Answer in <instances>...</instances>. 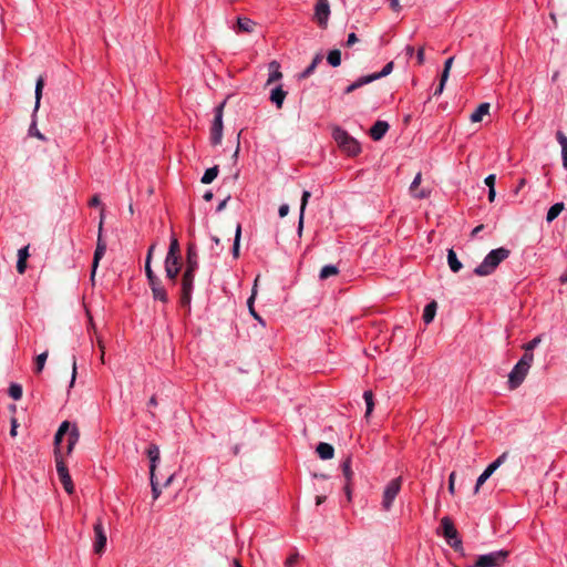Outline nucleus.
<instances>
[{
  "mask_svg": "<svg viewBox=\"0 0 567 567\" xmlns=\"http://www.w3.org/2000/svg\"><path fill=\"white\" fill-rule=\"evenodd\" d=\"M511 251L507 248L499 247L491 250L484 260L474 269L477 276H488L495 271L498 265L508 258Z\"/></svg>",
  "mask_w": 567,
  "mask_h": 567,
  "instance_id": "f257e3e1",
  "label": "nucleus"
},
{
  "mask_svg": "<svg viewBox=\"0 0 567 567\" xmlns=\"http://www.w3.org/2000/svg\"><path fill=\"white\" fill-rule=\"evenodd\" d=\"M533 361L534 354L532 352H525L514 365L508 374V388L511 390L517 389L524 382Z\"/></svg>",
  "mask_w": 567,
  "mask_h": 567,
  "instance_id": "f03ea898",
  "label": "nucleus"
},
{
  "mask_svg": "<svg viewBox=\"0 0 567 567\" xmlns=\"http://www.w3.org/2000/svg\"><path fill=\"white\" fill-rule=\"evenodd\" d=\"M332 137L338 146L349 156H357L361 152L360 143L346 130L336 126L332 131Z\"/></svg>",
  "mask_w": 567,
  "mask_h": 567,
  "instance_id": "7ed1b4c3",
  "label": "nucleus"
},
{
  "mask_svg": "<svg viewBox=\"0 0 567 567\" xmlns=\"http://www.w3.org/2000/svg\"><path fill=\"white\" fill-rule=\"evenodd\" d=\"M441 534L446 540L447 545L451 546L455 551H462L463 550V543L458 535V532L456 527L454 526L453 520L444 516L441 519Z\"/></svg>",
  "mask_w": 567,
  "mask_h": 567,
  "instance_id": "20e7f679",
  "label": "nucleus"
},
{
  "mask_svg": "<svg viewBox=\"0 0 567 567\" xmlns=\"http://www.w3.org/2000/svg\"><path fill=\"white\" fill-rule=\"evenodd\" d=\"M508 551L499 549L488 554L477 556L473 567H501L505 564Z\"/></svg>",
  "mask_w": 567,
  "mask_h": 567,
  "instance_id": "39448f33",
  "label": "nucleus"
},
{
  "mask_svg": "<svg viewBox=\"0 0 567 567\" xmlns=\"http://www.w3.org/2000/svg\"><path fill=\"white\" fill-rule=\"evenodd\" d=\"M197 271L184 269L181 280V306L185 308L190 307L192 295L194 290V280Z\"/></svg>",
  "mask_w": 567,
  "mask_h": 567,
  "instance_id": "423d86ee",
  "label": "nucleus"
},
{
  "mask_svg": "<svg viewBox=\"0 0 567 567\" xmlns=\"http://www.w3.org/2000/svg\"><path fill=\"white\" fill-rule=\"evenodd\" d=\"M226 105V100L219 103L214 109V121L212 123L210 127V143L213 145H219L223 140V115H224V107Z\"/></svg>",
  "mask_w": 567,
  "mask_h": 567,
  "instance_id": "0eeeda50",
  "label": "nucleus"
},
{
  "mask_svg": "<svg viewBox=\"0 0 567 567\" xmlns=\"http://www.w3.org/2000/svg\"><path fill=\"white\" fill-rule=\"evenodd\" d=\"M54 458L56 464V473L58 476L68 494H72L74 492V485L69 474V470L63 461L61 450H54Z\"/></svg>",
  "mask_w": 567,
  "mask_h": 567,
  "instance_id": "6e6552de",
  "label": "nucleus"
},
{
  "mask_svg": "<svg viewBox=\"0 0 567 567\" xmlns=\"http://www.w3.org/2000/svg\"><path fill=\"white\" fill-rule=\"evenodd\" d=\"M401 484H402L401 477H395L386 484V486L383 491L382 503H381L382 508L385 512L391 509L392 504L401 489Z\"/></svg>",
  "mask_w": 567,
  "mask_h": 567,
  "instance_id": "1a4fd4ad",
  "label": "nucleus"
},
{
  "mask_svg": "<svg viewBox=\"0 0 567 567\" xmlns=\"http://www.w3.org/2000/svg\"><path fill=\"white\" fill-rule=\"evenodd\" d=\"M94 539H93V551L97 555H102L106 549L107 536L106 529L99 518L93 525Z\"/></svg>",
  "mask_w": 567,
  "mask_h": 567,
  "instance_id": "9d476101",
  "label": "nucleus"
},
{
  "mask_svg": "<svg viewBox=\"0 0 567 567\" xmlns=\"http://www.w3.org/2000/svg\"><path fill=\"white\" fill-rule=\"evenodd\" d=\"M508 457V452L502 453L495 461H493L484 472L478 476L476 481V485L474 488V493L476 494L480 491V487L492 476V474L506 461Z\"/></svg>",
  "mask_w": 567,
  "mask_h": 567,
  "instance_id": "9b49d317",
  "label": "nucleus"
},
{
  "mask_svg": "<svg viewBox=\"0 0 567 567\" xmlns=\"http://www.w3.org/2000/svg\"><path fill=\"white\" fill-rule=\"evenodd\" d=\"M102 230H103V218H101L100 225H99L96 248L94 251V257H93V262H92V277H94L95 270L99 266V262H100L101 258L105 255V251H106V243L102 237Z\"/></svg>",
  "mask_w": 567,
  "mask_h": 567,
  "instance_id": "f8f14e48",
  "label": "nucleus"
},
{
  "mask_svg": "<svg viewBox=\"0 0 567 567\" xmlns=\"http://www.w3.org/2000/svg\"><path fill=\"white\" fill-rule=\"evenodd\" d=\"M330 17L328 0H318L315 7V19L320 28H326Z\"/></svg>",
  "mask_w": 567,
  "mask_h": 567,
  "instance_id": "ddd939ff",
  "label": "nucleus"
},
{
  "mask_svg": "<svg viewBox=\"0 0 567 567\" xmlns=\"http://www.w3.org/2000/svg\"><path fill=\"white\" fill-rule=\"evenodd\" d=\"M150 288L153 293V298L155 300H159L163 303L168 302V295L166 289L164 288L162 280L158 277L148 280Z\"/></svg>",
  "mask_w": 567,
  "mask_h": 567,
  "instance_id": "4468645a",
  "label": "nucleus"
},
{
  "mask_svg": "<svg viewBox=\"0 0 567 567\" xmlns=\"http://www.w3.org/2000/svg\"><path fill=\"white\" fill-rule=\"evenodd\" d=\"M164 267L167 279H169L172 284L175 285L177 276L181 271L179 259L165 258Z\"/></svg>",
  "mask_w": 567,
  "mask_h": 567,
  "instance_id": "2eb2a0df",
  "label": "nucleus"
},
{
  "mask_svg": "<svg viewBox=\"0 0 567 567\" xmlns=\"http://www.w3.org/2000/svg\"><path fill=\"white\" fill-rule=\"evenodd\" d=\"M199 267L198 251L195 244H188L186 251V270L197 271Z\"/></svg>",
  "mask_w": 567,
  "mask_h": 567,
  "instance_id": "dca6fc26",
  "label": "nucleus"
},
{
  "mask_svg": "<svg viewBox=\"0 0 567 567\" xmlns=\"http://www.w3.org/2000/svg\"><path fill=\"white\" fill-rule=\"evenodd\" d=\"M421 182H422V174H421V172H419L415 175L414 179L412 181V183L410 185V193H411V195L414 198H417V199L427 198L430 196V193H431L429 189H425V188H422L421 190H417V187L421 184Z\"/></svg>",
  "mask_w": 567,
  "mask_h": 567,
  "instance_id": "f3484780",
  "label": "nucleus"
},
{
  "mask_svg": "<svg viewBox=\"0 0 567 567\" xmlns=\"http://www.w3.org/2000/svg\"><path fill=\"white\" fill-rule=\"evenodd\" d=\"M389 124L385 121H377L370 128V136L373 141H380L389 131Z\"/></svg>",
  "mask_w": 567,
  "mask_h": 567,
  "instance_id": "a211bd4d",
  "label": "nucleus"
},
{
  "mask_svg": "<svg viewBox=\"0 0 567 567\" xmlns=\"http://www.w3.org/2000/svg\"><path fill=\"white\" fill-rule=\"evenodd\" d=\"M286 96L287 92L282 89L281 85L276 86L270 92V101L277 106V109L282 107Z\"/></svg>",
  "mask_w": 567,
  "mask_h": 567,
  "instance_id": "6ab92c4d",
  "label": "nucleus"
},
{
  "mask_svg": "<svg viewBox=\"0 0 567 567\" xmlns=\"http://www.w3.org/2000/svg\"><path fill=\"white\" fill-rule=\"evenodd\" d=\"M310 196H311L310 192L303 190L302 196H301L300 214H299V221H298V229H297L299 236H301V234H302L305 210H306V207H307Z\"/></svg>",
  "mask_w": 567,
  "mask_h": 567,
  "instance_id": "aec40b11",
  "label": "nucleus"
},
{
  "mask_svg": "<svg viewBox=\"0 0 567 567\" xmlns=\"http://www.w3.org/2000/svg\"><path fill=\"white\" fill-rule=\"evenodd\" d=\"M316 451L321 460H331L334 455L333 446L326 442H320Z\"/></svg>",
  "mask_w": 567,
  "mask_h": 567,
  "instance_id": "412c9836",
  "label": "nucleus"
},
{
  "mask_svg": "<svg viewBox=\"0 0 567 567\" xmlns=\"http://www.w3.org/2000/svg\"><path fill=\"white\" fill-rule=\"evenodd\" d=\"M147 456L150 458L151 465H150V472L151 475L154 476V471L156 468V462L159 461V449L155 444H151L147 449Z\"/></svg>",
  "mask_w": 567,
  "mask_h": 567,
  "instance_id": "4be33fe9",
  "label": "nucleus"
},
{
  "mask_svg": "<svg viewBox=\"0 0 567 567\" xmlns=\"http://www.w3.org/2000/svg\"><path fill=\"white\" fill-rule=\"evenodd\" d=\"M70 430V423L68 421H64L60 424L55 435H54V450H60V444L63 440V436L69 432Z\"/></svg>",
  "mask_w": 567,
  "mask_h": 567,
  "instance_id": "5701e85b",
  "label": "nucleus"
},
{
  "mask_svg": "<svg viewBox=\"0 0 567 567\" xmlns=\"http://www.w3.org/2000/svg\"><path fill=\"white\" fill-rule=\"evenodd\" d=\"M437 309L436 301L427 303L423 310V321L429 324L433 321Z\"/></svg>",
  "mask_w": 567,
  "mask_h": 567,
  "instance_id": "b1692460",
  "label": "nucleus"
},
{
  "mask_svg": "<svg viewBox=\"0 0 567 567\" xmlns=\"http://www.w3.org/2000/svg\"><path fill=\"white\" fill-rule=\"evenodd\" d=\"M447 264L453 272H458L463 267L462 262L456 256V252L453 249H449L447 251Z\"/></svg>",
  "mask_w": 567,
  "mask_h": 567,
  "instance_id": "393cba45",
  "label": "nucleus"
},
{
  "mask_svg": "<svg viewBox=\"0 0 567 567\" xmlns=\"http://www.w3.org/2000/svg\"><path fill=\"white\" fill-rule=\"evenodd\" d=\"M489 111L488 103H482L477 106V109L471 114L470 120L473 123L482 121L483 116L486 115Z\"/></svg>",
  "mask_w": 567,
  "mask_h": 567,
  "instance_id": "a878e982",
  "label": "nucleus"
},
{
  "mask_svg": "<svg viewBox=\"0 0 567 567\" xmlns=\"http://www.w3.org/2000/svg\"><path fill=\"white\" fill-rule=\"evenodd\" d=\"M256 23L249 18H238L237 27L238 30L246 33H251Z\"/></svg>",
  "mask_w": 567,
  "mask_h": 567,
  "instance_id": "bb28decb",
  "label": "nucleus"
},
{
  "mask_svg": "<svg viewBox=\"0 0 567 567\" xmlns=\"http://www.w3.org/2000/svg\"><path fill=\"white\" fill-rule=\"evenodd\" d=\"M564 210V203H556L547 212L546 220L547 223L554 221L559 214Z\"/></svg>",
  "mask_w": 567,
  "mask_h": 567,
  "instance_id": "cd10ccee",
  "label": "nucleus"
},
{
  "mask_svg": "<svg viewBox=\"0 0 567 567\" xmlns=\"http://www.w3.org/2000/svg\"><path fill=\"white\" fill-rule=\"evenodd\" d=\"M154 249H155V245H152V246L148 248V251H147V255H146V260H145V274H146L147 280H150V279H153V278L157 277V276L154 274V271L152 270V267H151L152 255H153Z\"/></svg>",
  "mask_w": 567,
  "mask_h": 567,
  "instance_id": "c85d7f7f",
  "label": "nucleus"
},
{
  "mask_svg": "<svg viewBox=\"0 0 567 567\" xmlns=\"http://www.w3.org/2000/svg\"><path fill=\"white\" fill-rule=\"evenodd\" d=\"M351 463H352L351 455H348L341 463L342 473H343L347 482H350L353 476Z\"/></svg>",
  "mask_w": 567,
  "mask_h": 567,
  "instance_id": "c756f323",
  "label": "nucleus"
},
{
  "mask_svg": "<svg viewBox=\"0 0 567 567\" xmlns=\"http://www.w3.org/2000/svg\"><path fill=\"white\" fill-rule=\"evenodd\" d=\"M43 86H44V78L42 75H40L37 80V83H35V105H34V112L38 111L39 106H40V101H41V97H42V91H43Z\"/></svg>",
  "mask_w": 567,
  "mask_h": 567,
  "instance_id": "7c9ffc66",
  "label": "nucleus"
},
{
  "mask_svg": "<svg viewBox=\"0 0 567 567\" xmlns=\"http://www.w3.org/2000/svg\"><path fill=\"white\" fill-rule=\"evenodd\" d=\"M218 166H213L210 168H207L204 173V175L200 178V182L203 184H210L218 175Z\"/></svg>",
  "mask_w": 567,
  "mask_h": 567,
  "instance_id": "2f4dec72",
  "label": "nucleus"
},
{
  "mask_svg": "<svg viewBox=\"0 0 567 567\" xmlns=\"http://www.w3.org/2000/svg\"><path fill=\"white\" fill-rule=\"evenodd\" d=\"M327 61L333 68L339 66L341 64V52H340V50H338V49L331 50L328 53V55H327Z\"/></svg>",
  "mask_w": 567,
  "mask_h": 567,
  "instance_id": "473e14b6",
  "label": "nucleus"
},
{
  "mask_svg": "<svg viewBox=\"0 0 567 567\" xmlns=\"http://www.w3.org/2000/svg\"><path fill=\"white\" fill-rule=\"evenodd\" d=\"M269 66L271 71L269 73V78L267 81L268 84L278 81L282 78V73L279 70V64L276 61H272Z\"/></svg>",
  "mask_w": 567,
  "mask_h": 567,
  "instance_id": "72a5a7b5",
  "label": "nucleus"
},
{
  "mask_svg": "<svg viewBox=\"0 0 567 567\" xmlns=\"http://www.w3.org/2000/svg\"><path fill=\"white\" fill-rule=\"evenodd\" d=\"M321 60H322L321 55H320V54H317V55L313 58V60H312V62L310 63V65H309V66H307V68L303 70V72L300 74V78H301V79H306V78L310 76V75L313 73V71L316 70L317 65L321 62Z\"/></svg>",
  "mask_w": 567,
  "mask_h": 567,
  "instance_id": "f704fd0d",
  "label": "nucleus"
},
{
  "mask_svg": "<svg viewBox=\"0 0 567 567\" xmlns=\"http://www.w3.org/2000/svg\"><path fill=\"white\" fill-rule=\"evenodd\" d=\"M166 258L179 259V244L176 238H172Z\"/></svg>",
  "mask_w": 567,
  "mask_h": 567,
  "instance_id": "c9c22d12",
  "label": "nucleus"
},
{
  "mask_svg": "<svg viewBox=\"0 0 567 567\" xmlns=\"http://www.w3.org/2000/svg\"><path fill=\"white\" fill-rule=\"evenodd\" d=\"M339 272L338 268L333 265H326L324 267L321 268L320 270V274H319V278L321 280L323 279H327L331 276H336L337 274Z\"/></svg>",
  "mask_w": 567,
  "mask_h": 567,
  "instance_id": "e433bc0d",
  "label": "nucleus"
},
{
  "mask_svg": "<svg viewBox=\"0 0 567 567\" xmlns=\"http://www.w3.org/2000/svg\"><path fill=\"white\" fill-rule=\"evenodd\" d=\"M363 399H364L365 405H367L365 416L368 417L372 413L373 408H374L372 391H370V390L369 391H364Z\"/></svg>",
  "mask_w": 567,
  "mask_h": 567,
  "instance_id": "4c0bfd02",
  "label": "nucleus"
},
{
  "mask_svg": "<svg viewBox=\"0 0 567 567\" xmlns=\"http://www.w3.org/2000/svg\"><path fill=\"white\" fill-rule=\"evenodd\" d=\"M240 236H241V225L238 224L236 227V234H235L234 245H233V256L235 258H237L239 256Z\"/></svg>",
  "mask_w": 567,
  "mask_h": 567,
  "instance_id": "58836bf2",
  "label": "nucleus"
},
{
  "mask_svg": "<svg viewBox=\"0 0 567 567\" xmlns=\"http://www.w3.org/2000/svg\"><path fill=\"white\" fill-rule=\"evenodd\" d=\"M393 66H394V64L391 61V62L386 63L380 72L372 73L370 75L373 76V81L379 80L381 78L389 75L393 70Z\"/></svg>",
  "mask_w": 567,
  "mask_h": 567,
  "instance_id": "ea45409f",
  "label": "nucleus"
},
{
  "mask_svg": "<svg viewBox=\"0 0 567 567\" xmlns=\"http://www.w3.org/2000/svg\"><path fill=\"white\" fill-rule=\"evenodd\" d=\"M255 289L252 290V293L251 296L249 297V299L247 300V305H248V308H249V312L250 315L256 319L258 320L259 322H261L264 324V320L261 319V317L256 312V309L254 308V300H255Z\"/></svg>",
  "mask_w": 567,
  "mask_h": 567,
  "instance_id": "a19ab883",
  "label": "nucleus"
},
{
  "mask_svg": "<svg viewBox=\"0 0 567 567\" xmlns=\"http://www.w3.org/2000/svg\"><path fill=\"white\" fill-rule=\"evenodd\" d=\"M9 395L14 400L22 398V386L18 383H12L9 388Z\"/></svg>",
  "mask_w": 567,
  "mask_h": 567,
  "instance_id": "79ce46f5",
  "label": "nucleus"
},
{
  "mask_svg": "<svg viewBox=\"0 0 567 567\" xmlns=\"http://www.w3.org/2000/svg\"><path fill=\"white\" fill-rule=\"evenodd\" d=\"M69 435H68V443H70V445H76V443L79 442V439H80V432H79V429L73 425L71 430H69Z\"/></svg>",
  "mask_w": 567,
  "mask_h": 567,
  "instance_id": "37998d69",
  "label": "nucleus"
},
{
  "mask_svg": "<svg viewBox=\"0 0 567 567\" xmlns=\"http://www.w3.org/2000/svg\"><path fill=\"white\" fill-rule=\"evenodd\" d=\"M371 82H373V76H371L369 74V75H363V76L359 78L357 81H354L351 84H352L353 91H355L357 89H359L365 84H369Z\"/></svg>",
  "mask_w": 567,
  "mask_h": 567,
  "instance_id": "c03bdc74",
  "label": "nucleus"
},
{
  "mask_svg": "<svg viewBox=\"0 0 567 567\" xmlns=\"http://www.w3.org/2000/svg\"><path fill=\"white\" fill-rule=\"evenodd\" d=\"M371 82H373V76H371L369 74V75H363V76L359 78L357 81H354L351 84H352L353 91H355L357 89H359L365 84H369Z\"/></svg>",
  "mask_w": 567,
  "mask_h": 567,
  "instance_id": "a18cd8bd",
  "label": "nucleus"
},
{
  "mask_svg": "<svg viewBox=\"0 0 567 567\" xmlns=\"http://www.w3.org/2000/svg\"><path fill=\"white\" fill-rule=\"evenodd\" d=\"M47 358H48V352L47 351L40 353L37 357V359H35V372L37 373H40L43 370L45 361H47Z\"/></svg>",
  "mask_w": 567,
  "mask_h": 567,
  "instance_id": "49530a36",
  "label": "nucleus"
},
{
  "mask_svg": "<svg viewBox=\"0 0 567 567\" xmlns=\"http://www.w3.org/2000/svg\"><path fill=\"white\" fill-rule=\"evenodd\" d=\"M453 61H454V58L451 56L444 63V69H443L442 75H441V78H443V82H446L449 79L450 70L452 68Z\"/></svg>",
  "mask_w": 567,
  "mask_h": 567,
  "instance_id": "de8ad7c7",
  "label": "nucleus"
},
{
  "mask_svg": "<svg viewBox=\"0 0 567 567\" xmlns=\"http://www.w3.org/2000/svg\"><path fill=\"white\" fill-rule=\"evenodd\" d=\"M299 561V554H291L285 561V567H293Z\"/></svg>",
  "mask_w": 567,
  "mask_h": 567,
  "instance_id": "09e8293b",
  "label": "nucleus"
},
{
  "mask_svg": "<svg viewBox=\"0 0 567 567\" xmlns=\"http://www.w3.org/2000/svg\"><path fill=\"white\" fill-rule=\"evenodd\" d=\"M29 135H31V136H35V137H38L39 140H42V141H44V140H45V137L43 136V134H42V133H40V132L38 131L37 125H35V122H33V123L30 125V127H29Z\"/></svg>",
  "mask_w": 567,
  "mask_h": 567,
  "instance_id": "8fccbe9b",
  "label": "nucleus"
},
{
  "mask_svg": "<svg viewBox=\"0 0 567 567\" xmlns=\"http://www.w3.org/2000/svg\"><path fill=\"white\" fill-rule=\"evenodd\" d=\"M556 140L559 143L561 150H565V147H567V136L561 131H557Z\"/></svg>",
  "mask_w": 567,
  "mask_h": 567,
  "instance_id": "3c124183",
  "label": "nucleus"
},
{
  "mask_svg": "<svg viewBox=\"0 0 567 567\" xmlns=\"http://www.w3.org/2000/svg\"><path fill=\"white\" fill-rule=\"evenodd\" d=\"M556 140L559 143L561 150H565V147H567V136L561 131H557Z\"/></svg>",
  "mask_w": 567,
  "mask_h": 567,
  "instance_id": "603ef678",
  "label": "nucleus"
},
{
  "mask_svg": "<svg viewBox=\"0 0 567 567\" xmlns=\"http://www.w3.org/2000/svg\"><path fill=\"white\" fill-rule=\"evenodd\" d=\"M151 485H152L153 498L156 499V498H158V496L161 494V489L158 488V483L155 482L154 476H152V475H151Z\"/></svg>",
  "mask_w": 567,
  "mask_h": 567,
  "instance_id": "864d4df0",
  "label": "nucleus"
},
{
  "mask_svg": "<svg viewBox=\"0 0 567 567\" xmlns=\"http://www.w3.org/2000/svg\"><path fill=\"white\" fill-rule=\"evenodd\" d=\"M29 256V246H24L18 250V259L27 260Z\"/></svg>",
  "mask_w": 567,
  "mask_h": 567,
  "instance_id": "5fc2aeb1",
  "label": "nucleus"
},
{
  "mask_svg": "<svg viewBox=\"0 0 567 567\" xmlns=\"http://www.w3.org/2000/svg\"><path fill=\"white\" fill-rule=\"evenodd\" d=\"M454 482H455V472H452L449 476V492L452 495H454V493H455Z\"/></svg>",
  "mask_w": 567,
  "mask_h": 567,
  "instance_id": "6e6d98bb",
  "label": "nucleus"
},
{
  "mask_svg": "<svg viewBox=\"0 0 567 567\" xmlns=\"http://www.w3.org/2000/svg\"><path fill=\"white\" fill-rule=\"evenodd\" d=\"M25 269H27V260L18 259L17 271L22 275V274H24Z\"/></svg>",
  "mask_w": 567,
  "mask_h": 567,
  "instance_id": "4d7b16f0",
  "label": "nucleus"
},
{
  "mask_svg": "<svg viewBox=\"0 0 567 567\" xmlns=\"http://www.w3.org/2000/svg\"><path fill=\"white\" fill-rule=\"evenodd\" d=\"M539 338H535L525 346V352H532V350L539 343Z\"/></svg>",
  "mask_w": 567,
  "mask_h": 567,
  "instance_id": "13d9d810",
  "label": "nucleus"
},
{
  "mask_svg": "<svg viewBox=\"0 0 567 567\" xmlns=\"http://www.w3.org/2000/svg\"><path fill=\"white\" fill-rule=\"evenodd\" d=\"M495 179H496L495 175L491 174V175L486 176L484 182L488 188H495Z\"/></svg>",
  "mask_w": 567,
  "mask_h": 567,
  "instance_id": "bf43d9fd",
  "label": "nucleus"
},
{
  "mask_svg": "<svg viewBox=\"0 0 567 567\" xmlns=\"http://www.w3.org/2000/svg\"><path fill=\"white\" fill-rule=\"evenodd\" d=\"M289 213V205L288 204H282L280 205L279 209H278V214L279 216L282 218V217H286Z\"/></svg>",
  "mask_w": 567,
  "mask_h": 567,
  "instance_id": "052dcab7",
  "label": "nucleus"
},
{
  "mask_svg": "<svg viewBox=\"0 0 567 567\" xmlns=\"http://www.w3.org/2000/svg\"><path fill=\"white\" fill-rule=\"evenodd\" d=\"M358 42V37L355 35L354 32H351L348 34V39H347V47H351L353 45L354 43Z\"/></svg>",
  "mask_w": 567,
  "mask_h": 567,
  "instance_id": "680f3d73",
  "label": "nucleus"
},
{
  "mask_svg": "<svg viewBox=\"0 0 567 567\" xmlns=\"http://www.w3.org/2000/svg\"><path fill=\"white\" fill-rule=\"evenodd\" d=\"M445 83H446V82H443V78H441V80H440V84H439V86L435 89V91H434V93H433V95H434V96H439V95H441V94H442V92H443V90H444V86H445Z\"/></svg>",
  "mask_w": 567,
  "mask_h": 567,
  "instance_id": "e2e57ef3",
  "label": "nucleus"
},
{
  "mask_svg": "<svg viewBox=\"0 0 567 567\" xmlns=\"http://www.w3.org/2000/svg\"><path fill=\"white\" fill-rule=\"evenodd\" d=\"M18 426H19V425H18V422H17V419H14V417H13V419L11 420V429H10V435H11L12 437H14V436L17 435V429H18Z\"/></svg>",
  "mask_w": 567,
  "mask_h": 567,
  "instance_id": "0e129e2a",
  "label": "nucleus"
},
{
  "mask_svg": "<svg viewBox=\"0 0 567 567\" xmlns=\"http://www.w3.org/2000/svg\"><path fill=\"white\" fill-rule=\"evenodd\" d=\"M389 6L395 12H399L401 10V6L399 3V0H389Z\"/></svg>",
  "mask_w": 567,
  "mask_h": 567,
  "instance_id": "69168bd1",
  "label": "nucleus"
},
{
  "mask_svg": "<svg viewBox=\"0 0 567 567\" xmlns=\"http://www.w3.org/2000/svg\"><path fill=\"white\" fill-rule=\"evenodd\" d=\"M416 60L419 64L424 63V48H420L416 52Z\"/></svg>",
  "mask_w": 567,
  "mask_h": 567,
  "instance_id": "338daca9",
  "label": "nucleus"
},
{
  "mask_svg": "<svg viewBox=\"0 0 567 567\" xmlns=\"http://www.w3.org/2000/svg\"><path fill=\"white\" fill-rule=\"evenodd\" d=\"M561 159L564 168L567 169V147H565V150H561Z\"/></svg>",
  "mask_w": 567,
  "mask_h": 567,
  "instance_id": "774afa93",
  "label": "nucleus"
}]
</instances>
